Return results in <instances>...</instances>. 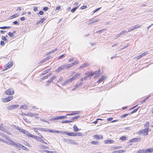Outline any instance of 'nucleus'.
I'll use <instances>...</instances> for the list:
<instances>
[{"instance_id":"nucleus-57","label":"nucleus","mask_w":153,"mask_h":153,"mask_svg":"<svg viewBox=\"0 0 153 153\" xmlns=\"http://www.w3.org/2000/svg\"><path fill=\"white\" fill-rule=\"evenodd\" d=\"M87 7V6H85V5H84V6H82L81 7V9H85Z\"/></svg>"},{"instance_id":"nucleus-62","label":"nucleus","mask_w":153,"mask_h":153,"mask_svg":"<svg viewBox=\"0 0 153 153\" xmlns=\"http://www.w3.org/2000/svg\"><path fill=\"white\" fill-rule=\"evenodd\" d=\"M142 56L141 54H140V55H139L138 56H137V59H140V58H141Z\"/></svg>"},{"instance_id":"nucleus-23","label":"nucleus","mask_w":153,"mask_h":153,"mask_svg":"<svg viewBox=\"0 0 153 153\" xmlns=\"http://www.w3.org/2000/svg\"><path fill=\"white\" fill-rule=\"evenodd\" d=\"M89 65V64L88 63H85L82 66L80 67V68H82L84 67L88 66Z\"/></svg>"},{"instance_id":"nucleus-56","label":"nucleus","mask_w":153,"mask_h":153,"mask_svg":"<svg viewBox=\"0 0 153 153\" xmlns=\"http://www.w3.org/2000/svg\"><path fill=\"white\" fill-rule=\"evenodd\" d=\"M100 9H101V7H99V8L96 9L95 10H94V11L93 13H94L97 12Z\"/></svg>"},{"instance_id":"nucleus-19","label":"nucleus","mask_w":153,"mask_h":153,"mask_svg":"<svg viewBox=\"0 0 153 153\" xmlns=\"http://www.w3.org/2000/svg\"><path fill=\"white\" fill-rule=\"evenodd\" d=\"M56 76H53L47 81V83H48L49 84H50V83H51L56 78Z\"/></svg>"},{"instance_id":"nucleus-50","label":"nucleus","mask_w":153,"mask_h":153,"mask_svg":"<svg viewBox=\"0 0 153 153\" xmlns=\"http://www.w3.org/2000/svg\"><path fill=\"white\" fill-rule=\"evenodd\" d=\"M1 39L4 41H7V39L6 38V37L4 36H1Z\"/></svg>"},{"instance_id":"nucleus-21","label":"nucleus","mask_w":153,"mask_h":153,"mask_svg":"<svg viewBox=\"0 0 153 153\" xmlns=\"http://www.w3.org/2000/svg\"><path fill=\"white\" fill-rule=\"evenodd\" d=\"M153 152V148H149L146 149V153L151 152Z\"/></svg>"},{"instance_id":"nucleus-5","label":"nucleus","mask_w":153,"mask_h":153,"mask_svg":"<svg viewBox=\"0 0 153 153\" xmlns=\"http://www.w3.org/2000/svg\"><path fill=\"white\" fill-rule=\"evenodd\" d=\"M14 93V91L12 88H10L7 90L5 92V93L7 95H13Z\"/></svg>"},{"instance_id":"nucleus-27","label":"nucleus","mask_w":153,"mask_h":153,"mask_svg":"<svg viewBox=\"0 0 153 153\" xmlns=\"http://www.w3.org/2000/svg\"><path fill=\"white\" fill-rule=\"evenodd\" d=\"M149 122H146L145 124V125H144V126L145 127V128L148 129L149 127Z\"/></svg>"},{"instance_id":"nucleus-55","label":"nucleus","mask_w":153,"mask_h":153,"mask_svg":"<svg viewBox=\"0 0 153 153\" xmlns=\"http://www.w3.org/2000/svg\"><path fill=\"white\" fill-rule=\"evenodd\" d=\"M88 76H85L84 78H82L81 79V81H82L83 80H85L87 79Z\"/></svg>"},{"instance_id":"nucleus-37","label":"nucleus","mask_w":153,"mask_h":153,"mask_svg":"<svg viewBox=\"0 0 153 153\" xmlns=\"http://www.w3.org/2000/svg\"><path fill=\"white\" fill-rule=\"evenodd\" d=\"M25 114L26 116H28L30 117H33L34 116V115L30 113H28L27 114Z\"/></svg>"},{"instance_id":"nucleus-2","label":"nucleus","mask_w":153,"mask_h":153,"mask_svg":"<svg viewBox=\"0 0 153 153\" xmlns=\"http://www.w3.org/2000/svg\"><path fill=\"white\" fill-rule=\"evenodd\" d=\"M4 137L6 139H7L8 141H6V142H4L5 143H6L9 145H13L14 146H16L18 147V145L19 144L17 143V144L14 141L11 140V139L9 137H8L7 136L5 135L4 136Z\"/></svg>"},{"instance_id":"nucleus-49","label":"nucleus","mask_w":153,"mask_h":153,"mask_svg":"<svg viewBox=\"0 0 153 153\" xmlns=\"http://www.w3.org/2000/svg\"><path fill=\"white\" fill-rule=\"evenodd\" d=\"M13 24L16 25H19V22L17 21H15L13 22Z\"/></svg>"},{"instance_id":"nucleus-51","label":"nucleus","mask_w":153,"mask_h":153,"mask_svg":"<svg viewBox=\"0 0 153 153\" xmlns=\"http://www.w3.org/2000/svg\"><path fill=\"white\" fill-rule=\"evenodd\" d=\"M140 25H135L133 27L134 28V29H137V28H139V27H140Z\"/></svg>"},{"instance_id":"nucleus-1","label":"nucleus","mask_w":153,"mask_h":153,"mask_svg":"<svg viewBox=\"0 0 153 153\" xmlns=\"http://www.w3.org/2000/svg\"><path fill=\"white\" fill-rule=\"evenodd\" d=\"M72 64H66L64 65H62L58 68L56 70V71L57 72H59L62 71L63 69L66 68H69L72 67Z\"/></svg>"},{"instance_id":"nucleus-41","label":"nucleus","mask_w":153,"mask_h":153,"mask_svg":"<svg viewBox=\"0 0 153 153\" xmlns=\"http://www.w3.org/2000/svg\"><path fill=\"white\" fill-rule=\"evenodd\" d=\"M139 108L138 107L136 108H135L134 109L133 111H132V112H131V114H132L133 113H134L135 112H136L139 109Z\"/></svg>"},{"instance_id":"nucleus-59","label":"nucleus","mask_w":153,"mask_h":153,"mask_svg":"<svg viewBox=\"0 0 153 153\" xmlns=\"http://www.w3.org/2000/svg\"><path fill=\"white\" fill-rule=\"evenodd\" d=\"M48 10V8L46 7L43 8V10L44 11H47Z\"/></svg>"},{"instance_id":"nucleus-44","label":"nucleus","mask_w":153,"mask_h":153,"mask_svg":"<svg viewBox=\"0 0 153 153\" xmlns=\"http://www.w3.org/2000/svg\"><path fill=\"white\" fill-rule=\"evenodd\" d=\"M126 139V137L125 136H122L120 138V139L121 140H122L124 141Z\"/></svg>"},{"instance_id":"nucleus-14","label":"nucleus","mask_w":153,"mask_h":153,"mask_svg":"<svg viewBox=\"0 0 153 153\" xmlns=\"http://www.w3.org/2000/svg\"><path fill=\"white\" fill-rule=\"evenodd\" d=\"M72 82V81L71 79H67L63 83H62V85H66L67 84H69L71 82Z\"/></svg>"},{"instance_id":"nucleus-18","label":"nucleus","mask_w":153,"mask_h":153,"mask_svg":"<svg viewBox=\"0 0 153 153\" xmlns=\"http://www.w3.org/2000/svg\"><path fill=\"white\" fill-rule=\"evenodd\" d=\"M35 137H36V136H35ZM36 137V138H37V140L38 141H40L41 142H42L44 143L47 144V143H46L45 141H44V140H43L44 139L41 138L39 137Z\"/></svg>"},{"instance_id":"nucleus-35","label":"nucleus","mask_w":153,"mask_h":153,"mask_svg":"<svg viewBox=\"0 0 153 153\" xmlns=\"http://www.w3.org/2000/svg\"><path fill=\"white\" fill-rule=\"evenodd\" d=\"M79 117H80V116L79 115L74 117L72 118V119L71 120H72V121L73 120L77 119L78 118H79Z\"/></svg>"},{"instance_id":"nucleus-47","label":"nucleus","mask_w":153,"mask_h":153,"mask_svg":"<svg viewBox=\"0 0 153 153\" xmlns=\"http://www.w3.org/2000/svg\"><path fill=\"white\" fill-rule=\"evenodd\" d=\"M99 19H96L95 20L91 22L89 24H93L95 22H96L98 21H99Z\"/></svg>"},{"instance_id":"nucleus-40","label":"nucleus","mask_w":153,"mask_h":153,"mask_svg":"<svg viewBox=\"0 0 153 153\" xmlns=\"http://www.w3.org/2000/svg\"><path fill=\"white\" fill-rule=\"evenodd\" d=\"M19 16V14H18L17 13H16V14H14L11 17L12 18H16V17H18Z\"/></svg>"},{"instance_id":"nucleus-52","label":"nucleus","mask_w":153,"mask_h":153,"mask_svg":"<svg viewBox=\"0 0 153 153\" xmlns=\"http://www.w3.org/2000/svg\"><path fill=\"white\" fill-rule=\"evenodd\" d=\"M8 34L9 36L11 37H13V33L11 32H9L8 33Z\"/></svg>"},{"instance_id":"nucleus-4","label":"nucleus","mask_w":153,"mask_h":153,"mask_svg":"<svg viewBox=\"0 0 153 153\" xmlns=\"http://www.w3.org/2000/svg\"><path fill=\"white\" fill-rule=\"evenodd\" d=\"M100 74V71H96L93 72V73H89L88 74V75H87V76H88V77H89L90 76H92L93 75H94L95 74H96L97 75L96 76H99Z\"/></svg>"},{"instance_id":"nucleus-34","label":"nucleus","mask_w":153,"mask_h":153,"mask_svg":"<svg viewBox=\"0 0 153 153\" xmlns=\"http://www.w3.org/2000/svg\"><path fill=\"white\" fill-rule=\"evenodd\" d=\"M21 108H22L23 109H26L27 108V105H22L21 107Z\"/></svg>"},{"instance_id":"nucleus-54","label":"nucleus","mask_w":153,"mask_h":153,"mask_svg":"<svg viewBox=\"0 0 153 153\" xmlns=\"http://www.w3.org/2000/svg\"><path fill=\"white\" fill-rule=\"evenodd\" d=\"M128 114H123L121 116V118H123V117H125L127 116Z\"/></svg>"},{"instance_id":"nucleus-15","label":"nucleus","mask_w":153,"mask_h":153,"mask_svg":"<svg viewBox=\"0 0 153 153\" xmlns=\"http://www.w3.org/2000/svg\"><path fill=\"white\" fill-rule=\"evenodd\" d=\"M80 76L79 74H75L74 76H73L71 79H70L71 81H73V80L75 79L78 76Z\"/></svg>"},{"instance_id":"nucleus-43","label":"nucleus","mask_w":153,"mask_h":153,"mask_svg":"<svg viewBox=\"0 0 153 153\" xmlns=\"http://www.w3.org/2000/svg\"><path fill=\"white\" fill-rule=\"evenodd\" d=\"M50 70L49 69H47L46 70H45L43 72V73L42 74L44 75L45 74L47 73H48L49 71H50Z\"/></svg>"},{"instance_id":"nucleus-9","label":"nucleus","mask_w":153,"mask_h":153,"mask_svg":"<svg viewBox=\"0 0 153 153\" xmlns=\"http://www.w3.org/2000/svg\"><path fill=\"white\" fill-rule=\"evenodd\" d=\"M19 105H13L10 106H8V107H7V108L9 110L14 109L16 108Z\"/></svg>"},{"instance_id":"nucleus-12","label":"nucleus","mask_w":153,"mask_h":153,"mask_svg":"<svg viewBox=\"0 0 153 153\" xmlns=\"http://www.w3.org/2000/svg\"><path fill=\"white\" fill-rule=\"evenodd\" d=\"M141 138H132L130 140V142H139L140 141Z\"/></svg>"},{"instance_id":"nucleus-26","label":"nucleus","mask_w":153,"mask_h":153,"mask_svg":"<svg viewBox=\"0 0 153 153\" xmlns=\"http://www.w3.org/2000/svg\"><path fill=\"white\" fill-rule=\"evenodd\" d=\"M57 48H56L55 49L53 50L52 51H50L48 52L47 53V55H50V54H51L53 53L54 52L56 51L57 50Z\"/></svg>"},{"instance_id":"nucleus-17","label":"nucleus","mask_w":153,"mask_h":153,"mask_svg":"<svg viewBox=\"0 0 153 153\" xmlns=\"http://www.w3.org/2000/svg\"><path fill=\"white\" fill-rule=\"evenodd\" d=\"M26 135H27L28 136L30 137H32L33 138H35V136L29 133L27 131H26L25 132V133H24Z\"/></svg>"},{"instance_id":"nucleus-60","label":"nucleus","mask_w":153,"mask_h":153,"mask_svg":"<svg viewBox=\"0 0 153 153\" xmlns=\"http://www.w3.org/2000/svg\"><path fill=\"white\" fill-rule=\"evenodd\" d=\"M123 34H124V32H123V31H121L118 34L119 35V36H121L123 35Z\"/></svg>"},{"instance_id":"nucleus-42","label":"nucleus","mask_w":153,"mask_h":153,"mask_svg":"<svg viewBox=\"0 0 153 153\" xmlns=\"http://www.w3.org/2000/svg\"><path fill=\"white\" fill-rule=\"evenodd\" d=\"M72 122V120H65L64 121H62V123H68Z\"/></svg>"},{"instance_id":"nucleus-30","label":"nucleus","mask_w":153,"mask_h":153,"mask_svg":"<svg viewBox=\"0 0 153 153\" xmlns=\"http://www.w3.org/2000/svg\"><path fill=\"white\" fill-rule=\"evenodd\" d=\"M139 153H146V149L139 150L138 151Z\"/></svg>"},{"instance_id":"nucleus-13","label":"nucleus","mask_w":153,"mask_h":153,"mask_svg":"<svg viewBox=\"0 0 153 153\" xmlns=\"http://www.w3.org/2000/svg\"><path fill=\"white\" fill-rule=\"evenodd\" d=\"M18 147L20 148H22V149L23 150H25L27 151H29V149L27 148L25 146L22 145L21 144H18Z\"/></svg>"},{"instance_id":"nucleus-10","label":"nucleus","mask_w":153,"mask_h":153,"mask_svg":"<svg viewBox=\"0 0 153 153\" xmlns=\"http://www.w3.org/2000/svg\"><path fill=\"white\" fill-rule=\"evenodd\" d=\"M93 138L94 139L96 140H100V139H102L103 137V136L102 135H94L93 136Z\"/></svg>"},{"instance_id":"nucleus-63","label":"nucleus","mask_w":153,"mask_h":153,"mask_svg":"<svg viewBox=\"0 0 153 153\" xmlns=\"http://www.w3.org/2000/svg\"><path fill=\"white\" fill-rule=\"evenodd\" d=\"M65 57V54H62V55H61L59 58V59H61L62 58H63V57Z\"/></svg>"},{"instance_id":"nucleus-6","label":"nucleus","mask_w":153,"mask_h":153,"mask_svg":"<svg viewBox=\"0 0 153 153\" xmlns=\"http://www.w3.org/2000/svg\"><path fill=\"white\" fill-rule=\"evenodd\" d=\"M67 118L66 116H59L58 117H56L51 119V120L52 121L54 120H57L59 119H65Z\"/></svg>"},{"instance_id":"nucleus-24","label":"nucleus","mask_w":153,"mask_h":153,"mask_svg":"<svg viewBox=\"0 0 153 153\" xmlns=\"http://www.w3.org/2000/svg\"><path fill=\"white\" fill-rule=\"evenodd\" d=\"M51 74H48L46 76H44L43 77H42L41 79V80H43L44 79H47L48 77L49 76L51 75Z\"/></svg>"},{"instance_id":"nucleus-53","label":"nucleus","mask_w":153,"mask_h":153,"mask_svg":"<svg viewBox=\"0 0 153 153\" xmlns=\"http://www.w3.org/2000/svg\"><path fill=\"white\" fill-rule=\"evenodd\" d=\"M44 13V12L42 10L40 11L38 13V15H42Z\"/></svg>"},{"instance_id":"nucleus-64","label":"nucleus","mask_w":153,"mask_h":153,"mask_svg":"<svg viewBox=\"0 0 153 153\" xmlns=\"http://www.w3.org/2000/svg\"><path fill=\"white\" fill-rule=\"evenodd\" d=\"M0 45H4V42L3 41H1L0 42Z\"/></svg>"},{"instance_id":"nucleus-61","label":"nucleus","mask_w":153,"mask_h":153,"mask_svg":"<svg viewBox=\"0 0 153 153\" xmlns=\"http://www.w3.org/2000/svg\"><path fill=\"white\" fill-rule=\"evenodd\" d=\"M25 131H26L24 129L21 128L20 131L24 134Z\"/></svg>"},{"instance_id":"nucleus-33","label":"nucleus","mask_w":153,"mask_h":153,"mask_svg":"<svg viewBox=\"0 0 153 153\" xmlns=\"http://www.w3.org/2000/svg\"><path fill=\"white\" fill-rule=\"evenodd\" d=\"M76 136H82L83 134L81 132H75Z\"/></svg>"},{"instance_id":"nucleus-28","label":"nucleus","mask_w":153,"mask_h":153,"mask_svg":"<svg viewBox=\"0 0 153 153\" xmlns=\"http://www.w3.org/2000/svg\"><path fill=\"white\" fill-rule=\"evenodd\" d=\"M77 112H73V113H72L70 114H67L66 115H76V114H78L79 113V111H77Z\"/></svg>"},{"instance_id":"nucleus-48","label":"nucleus","mask_w":153,"mask_h":153,"mask_svg":"<svg viewBox=\"0 0 153 153\" xmlns=\"http://www.w3.org/2000/svg\"><path fill=\"white\" fill-rule=\"evenodd\" d=\"M78 63H79V61H78H78H75L74 62L72 63L71 64H72L73 65L72 66V67L75 64H77Z\"/></svg>"},{"instance_id":"nucleus-20","label":"nucleus","mask_w":153,"mask_h":153,"mask_svg":"<svg viewBox=\"0 0 153 153\" xmlns=\"http://www.w3.org/2000/svg\"><path fill=\"white\" fill-rule=\"evenodd\" d=\"M105 79V76H102L101 78L97 82L98 83H100L104 80Z\"/></svg>"},{"instance_id":"nucleus-58","label":"nucleus","mask_w":153,"mask_h":153,"mask_svg":"<svg viewBox=\"0 0 153 153\" xmlns=\"http://www.w3.org/2000/svg\"><path fill=\"white\" fill-rule=\"evenodd\" d=\"M134 30V27H132L131 28H129V29L128 31L129 32H131V31L133 30Z\"/></svg>"},{"instance_id":"nucleus-29","label":"nucleus","mask_w":153,"mask_h":153,"mask_svg":"<svg viewBox=\"0 0 153 153\" xmlns=\"http://www.w3.org/2000/svg\"><path fill=\"white\" fill-rule=\"evenodd\" d=\"M91 143L93 144L99 145V142L97 141H92L91 142Z\"/></svg>"},{"instance_id":"nucleus-39","label":"nucleus","mask_w":153,"mask_h":153,"mask_svg":"<svg viewBox=\"0 0 153 153\" xmlns=\"http://www.w3.org/2000/svg\"><path fill=\"white\" fill-rule=\"evenodd\" d=\"M106 30V29H103L101 30H99L97 31L96 33H101L103 31Z\"/></svg>"},{"instance_id":"nucleus-11","label":"nucleus","mask_w":153,"mask_h":153,"mask_svg":"<svg viewBox=\"0 0 153 153\" xmlns=\"http://www.w3.org/2000/svg\"><path fill=\"white\" fill-rule=\"evenodd\" d=\"M64 133L65 134L67 135L70 136H76L75 132H69L66 131H64Z\"/></svg>"},{"instance_id":"nucleus-25","label":"nucleus","mask_w":153,"mask_h":153,"mask_svg":"<svg viewBox=\"0 0 153 153\" xmlns=\"http://www.w3.org/2000/svg\"><path fill=\"white\" fill-rule=\"evenodd\" d=\"M125 151L123 150H119L118 151H115L112 152V153H122L123 152Z\"/></svg>"},{"instance_id":"nucleus-22","label":"nucleus","mask_w":153,"mask_h":153,"mask_svg":"<svg viewBox=\"0 0 153 153\" xmlns=\"http://www.w3.org/2000/svg\"><path fill=\"white\" fill-rule=\"evenodd\" d=\"M148 129L146 128L145 129H144L142 130V133L143 134L146 133L145 134V135H147L148 134Z\"/></svg>"},{"instance_id":"nucleus-3","label":"nucleus","mask_w":153,"mask_h":153,"mask_svg":"<svg viewBox=\"0 0 153 153\" xmlns=\"http://www.w3.org/2000/svg\"><path fill=\"white\" fill-rule=\"evenodd\" d=\"M13 98V96H9L8 97L3 98L2 99V100L3 102H7L12 100Z\"/></svg>"},{"instance_id":"nucleus-36","label":"nucleus","mask_w":153,"mask_h":153,"mask_svg":"<svg viewBox=\"0 0 153 153\" xmlns=\"http://www.w3.org/2000/svg\"><path fill=\"white\" fill-rule=\"evenodd\" d=\"M78 7H74L73 9H72L71 10V11L72 13H74L76 11V10L77 9Z\"/></svg>"},{"instance_id":"nucleus-45","label":"nucleus","mask_w":153,"mask_h":153,"mask_svg":"<svg viewBox=\"0 0 153 153\" xmlns=\"http://www.w3.org/2000/svg\"><path fill=\"white\" fill-rule=\"evenodd\" d=\"M103 120L102 119H100V118L97 119L96 121H94L93 122V123H94V124H96L98 123V120Z\"/></svg>"},{"instance_id":"nucleus-38","label":"nucleus","mask_w":153,"mask_h":153,"mask_svg":"<svg viewBox=\"0 0 153 153\" xmlns=\"http://www.w3.org/2000/svg\"><path fill=\"white\" fill-rule=\"evenodd\" d=\"M45 152H47V153H56V152L55 151H50L47 150L45 151Z\"/></svg>"},{"instance_id":"nucleus-46","label":"nucleus","mask_w":153,"mask_h":153,"mask_svg":"<svg viewBox=\"0 0 153 153\" xmlns=\"http://www.w3.org/2000/svg\"><path fill=\"white\" fill-rule=\"evenodd\" d=\"M34 131L36 132V133L38 134V135H39L40 133L39 132L37 131V128H34Z\"/></svg>"},{"instance_id":"nucleus-16","label":"nucleus","mask_w":153,"mask_h":153,"mask_svg":"<svg viewBox=\"0 0 153 153\" xmlns=\"http://www.w3.org/2000/svg\"><path fill=\"white\" fill-rule=\"evenodd\" d=\"M104 142L105 144H111L113 143L114 142V141L113 140L108 139L104 140Z\"/></svg>"},{"instance_id":"nucleus-32","label":"nucleus","mask_w":153,"mask_h":153,"mask_svg":"<svg viewBox=\"0 0 153 153\" xmlns=\"http://www.w3.org/2000/svg\"><path fill=\"white\" fill-rule=\"evenodd\" d=\"M46 19V18L43 17V18L41 19V20L38 23H42Z\"/></svg>"},{"instance_id":"nucleus-31","label":"nucleus","mask_w":153,"mask_h":153,"mask_svg":"<svg viewBox=\"0 0 153 153\" xmlns=\"http://www.w3.org/2000/svg\"><path fill=\"white\" fill-rule=\"evenodd\" d=\"M73 128L74 130V131H77L79 130V129L78 128L77 126L75 125H74Z\"/></svg>"},{"instance_id":"nucleus-8","label":"nucleus","mask_w":153,"mask_h":153,"mask_svg":"<svg viewBox=\"0 0 153 153\" xmlns=\"http://www.w3.org/2000/svg\"><path fill=\"white\" fill-rule=\"evenodd\" d=\"M65 142L68 143L72 144H77V143L74 141L73 140L69 139H66L65 140Z\"/></svg>"},{"instance_id":"nucleus-7","label":"nucleus","mask_w":153,"mask_h":153,"mask_svg":"<svg viewBox=\"0 0 153 153\" xmlns=\"http://www.w3.org/2000/svg\"><path fill=\"white\" fill-rule=\"evenodd\" d=\"M13 66V62H10L6 64L4 67V70H7Z\"/></svg>"}]
</instances>
